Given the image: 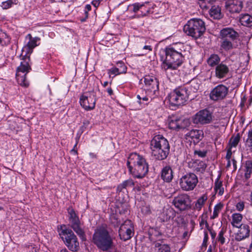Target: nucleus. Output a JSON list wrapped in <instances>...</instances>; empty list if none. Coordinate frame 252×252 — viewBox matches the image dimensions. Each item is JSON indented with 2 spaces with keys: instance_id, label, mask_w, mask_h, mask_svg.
<instances>
[{
  "instance_id": "f8f14e48",
  "label": "nucleus",
  "mask_w": 252,
  "mask_h": 252,
  "mask_svg": "<svg viewBox=\"0 0 252 252\" xmlns=\"http://www.w3.org/2000/svg\"><path fill=\"white\" fill-rule=\"evenodd\" d=\"M213 119L212 113L205 109L198 111L192 118L193 123L197 125H206L210 124Z\"/></svg>"
},
{
  "instance_id": "a19ab883",
  "label": "nucleus",
  "mask_w": 252,
  "mask_h": 252,
  "mask_svg": "<svg viewBox=\"0 0 252 252\" xmlns=\"http://www.w3.org/2000/svg\"><path fill=\"white\" fill-rule=\"evenodd\" d=\"M143 52L140 54L139 56H144L152 50V47L150 45H144L143 47Z\"/></svg>"
},
{
  "instance_id": "0e129e2a",
  "label": "nucleus",
  "mask_w": 252,
  "mask_h": 252,
  "mask_svg": "<svg viewBox=\"0 0 252 252\" xmlns=\"http://www.w3.org/2000/svg\"><path fill=\"white\" fill-rule=\"evenodd\" d=\"M60 252H69L66 249H62Z\"/></svg>"
},
{
  "instance_id": "4c0bfd02",
  "label": "nucleus",
  "mask_w": 252,
  "mask_h": 252,
  "mask_svg": "<svg viewBox=\"0 0 252 252\" xmlns=\"http://www.w3.org/2000/svg\"><path fill=\"white\" fill-rule=\"evenodd\" d=\"M194 167L195 171H196V172L203 173V172L205 171L207 167V165L204 162L200 161L198 162L197 166H195Z\"/></svg>"
},
{
  "instance_id": "c9c22d12",
  "label": "nucleus",
  "mask_w": 252,
  "mask_h": 252,
  "mask_svg": "<svg viewBox=\"0 0 252 252\" xmlns=\"http://www.w3.org/2000/svg\"><path fill=\"white\" fill-rule=\"evenodd\" d=\"M222 207L223 205L221 203H218L215 206L213 215L211 217V219H215L218 217L219 214L221 210Z\"/></svg>"
},
{
  "instance_id": "774afa93",
  "label": "nucleus",
  "mask_w": 252,
  "mask_h": 252,
  "mask_svg": "<svg viewBox=\"0 0 252 252\" xmlns=\"http://www.w3.org/2000/svg\"><path fill=\"white\" fill-rule=\"evenodd\" d=\"M250 199H251V202L252 203V192L251 193V194L250 195Z\"/></svg>"
},
{
  "instance_id": "69168bd1",
  "label": "nucleus",
  "mask_w": 252,
  "mask_h": 252,
  "mask_svg": "<svg viewBox=\"0 0 252 252\" xmlns=\"http://www.w3.org/2000/svg\"><path fill=\"white\" fill-rule=\"evenodd\" d=\"M108 83V82H107V81H105V82H104V83L103 84V86L104 87H106V86H107Z\"/></svg>"
},
{
  "instance_id": "0eeeda50",
  "label": "nucleus",
  "mask_w": 252,
  "mask_h": 252,
  "mask_svg": "<svg viewBox=\"0 0 252 252\" xmlns=\"http://www.w3.org/2000/svg\"><path fill=\"white\" fill-rule=\"evenodd\" d=\"M59 234L67 248L72 252H77L79 249V243L77 237L70 229L65 225L61 226Z\"/></svg>"
},
{
  "instance_id": "473e14b6",
  "label": "nucleus",
  "mask_w": 252,
  "mask_h": 252,
  "mask_svg": "<svg viewBox=\"0 0 252 252\" xmlns=\"http://www.w3.org/2000/svg\"><path fill=\"white\" fill-rule=\"evenodd\" d=\"M252 174V162L250 161H247L245 165V178L248 180L251 177Z\"/></svg>"
},
{
  "instance_id": "052dcab7",
  "label": "nucleus",
  "mask_w": 252,
  "mask_h": 252,
  "mask_svg": "<svg viewBox=\"0 0 252 252\" xmlns=\"http://www.w3.org/2000/svg\"><path fill=\"white\" fill-rule=\"evenodd\" d=\"M71 152H74V153L75 155H77V154H78L77 151L76 150H75V149H74V148H73L72 150H71Z\"/></svg>"
},
{
  "instance_id": "9b49d317",
  "label": "nucleus",
  "mask_w": 252,
  "mask_h": 252,
  "mask_svg": "<svg viewBox=\"0 0 252 252\" xmlns=\"http://www.w3.org/2000/svg\"><path fill=\"white\" fill-rule=\"evenodd\" d=\"M190 199L187 194H181L174 198L172 203L180 211L188 210L190 208Z\"/></svg>"
},
{
  "instance_id": "f3484780",
  "label": "nucleus",
  "mask_w": 252,
  "mask_h": 252,
  "mask_svg": "<svg viewBox=\"0 0 252 252\" xmlns=\"http://www.w3.org/2000/svg\"><path fill=\"white\" fill-rule=\"evenodd\" d=\"M239 37V33L233 29L225 28L220 31V39H226L234 41Z\"/></svg>"
},
{
  "instance_id": "603ef678",
  "label": "nucleus",
  "mask_w": 252,
  "mask_h": 252,
  "mask_svg": "<svg viewBox=\"0 0 252 252\" xmlns=\"http://www.w3.org/2000/svg\"><path fill=\"white\" fill-rule=\"evenodd\" d=\"M102 0H95L92 2V4L95 7H97L100 4Z\"/></svg>"
},
{
  "instance_id": "20e7f679",
  "label": "nucleus",
  "mask_w": 252,
  "mask_h": 252,
  "mask_svg": "<svg viewBox=\"0 0 252 252\" xmlns=\"http://www.w3.org/2000/svg\"><path fill=\"white\" fill-rule=\"evenodd\" d=\"M170 148L168 140L162 135H155L151 141L152 156L157 160L166 159L169 154Z\"/></svg>"
},
{
  "instance_id": "6ab92c4d",
  "label": "nucleus",
  "mask_w": 252,
  "mask_h": 252,
  "mask_svg": "<svg viewBox=\"0 0 252 252\" xmlns=\"http://www.w3.org/2000/svg\"><path fill=\"white\" fill-rule=\"evenodd\" d=\"M144 83L147 89L151 92L155 93L158 90L159 83L155 76L146 75L144 77Z\"/></svg>"
},
{
  "instance_id": "7ed1b4c3",
  "label": "nucleus",
  "mask_w": 252,
  "mask_h": 252,
  "mask_svg": "<svg viewBox=\"0 0 252 252\" xmlns=\"http://www.w3.org/2000/svg\"><path fill=\"white\" fill-rule=\"evenodd\" d=\"M129 171L136 178H142L148 173L149 165L145 158L137 153L131 154L127 161Z\"/></svg>"
},
{
  "instance_id": "a211bd4d",
  "label": "nucleus",
  "mask_w": 252,
  "mask_h": 252,
  "mask_svg": "<svg viewBox=\"0 0 252 252\" xmlns=\"http://www.w3.org/2000/svg\"><path fill=\"white\" fill-rule=\"evenodd\" d=\"M80 103L86 110H92L95 107V99L94 96L82 95L80 98Z\"/></svg>"
},
{
  "instance_id": "c03bdc74",
  "label": "nucleus",
  "mask_w": 252,
  "mask_h": 252,
  "mask_svg": "<svg viewBox=\"0 0 252 252\" xmlns=\"http://www.w3.org/2000/svg\"><path fill=\"white\" fill-rule=\"evenodd\" d=\"M199 224L201 227V229L203 228V226L205 225L207 229L209 228V224L206 220H205L203 217H201V220L199 222Z\"/></svg>"
},
{
  "instance_id": "338daca9",
  "label": "nucleus",
  "mask_w": 252,
  "mask_h": 252,
  "mask_svg": "<svg viewBox=\"0 0 252 252\" xmlns=\"http://www.w3.org/2000/svg\"><path fill=\"white\" fill-rule=\"evenodd\" d=\"M207 252H212V249L211 248L208 249Z\"/></svg>"
},
{
  "instance_id": "f03ea898",
  "label": "nucleus",
  "mask_w": 252,
  "mask_h": 252,
  "mask_svg": "<svg viewBox=\"0 0 252 252\" xmlns=\"http://www.w3.org/2000/svg\"><path fill=\"white\" fill-rule=\"evenodd\" d=\"M184 47L183 44L178 43L166 48V58L164 62L165 69H176L182 64L184 60Z\"/></svg>"
},
{
  "instance_id": "c756f323",
  "label": "nucleus",
  "mask_w": 252,
  "mask_h": 252,
  "mask_svg": "<svg viewBox=\"0 0 252 252\" xmlns=\"http://www.w3.org/2000/svg\"><path fill=\"white\" fill-rule=\"evenodd\" d=\"M155 246L158 248L157 252H171L169 246L162 244V242H156Z\"/></svg>"
},
{
  "instance_id": "72a5a7b5",
  "label": "nucleus",
  "mask_w": 252,
  "mask_h": 252,
  "mask_svg": "<svg viewBox=\"0 0 252 252\" xmlns=\"http://www.w3.org/2000/svg\"><path fill=\"white\" fill-rule=\"evenodd\" d=\"M18 4L19 1L18 0H7L2 2L1 6L3 9H7L10 8L12 5H17Z\"/></svg>"
},
{
  "instance_id": "a878e982",
  "label": "nucleus",
  "mask_w": 252,
  "mask_h": 252,
  "mask_svg": "<svg viewBox=\"0 0 252 252\" xmlns=\"http://www.w3.org/2000/svg\"><path fill=\"white\" fill-rule=\"evenodd\" d=\"M239 21L241 24L244 26H252V16L248 14L241 15Z\"/></svg>"
},
{
  "instance_id": "ea45409f",
  "label": "nucleus",
  "mask_w": 252,
  "mask_h": 252,
  "mask_svg": "<svg viewBox=\"0 0 252 252\" xmlns=\"http://www.w3.org/2000/svg\"><path fill=\"white\" fill-rule=\"evenodd\" d=\"M194 154L195 156H197L198 157L204 158L206 156L207 151L195 150L194 152Z\"/></svg>"
},
{
  "instance_id": "49530a36",
  "label": "nucleus",
  "mask_w": 252,
  "mask_h": 252,
  "mask_svg": "<svg viewBox=\"0 0 252 252\" xmlns=\"http://www.w3.org/2000/svg\"><path fill=\"white\" fill-rule=\"evenodd\" d=\"M199 130H192L190 132V135L192 137H195L197 139L199 138V135L198 133Z\"/></svg>"
},
{
  "instance_id": "37998d69",
  "label": "nucleus",
  "mask_w": 252,
  "mask_h": 252,
  "mask_svg": "<svg viewBox=\"0 0 252 252\" xmlns=\"http://www.w3.org/2000/svg\"><path fill=\"white\" fill-rule=\"evenodd\" d=\"M141 212L144 215H148L151 213V209L149 206H144L141 208Z\"/></svg>"
},
{
  "instance_id": "aec40b11",
  "label": "nucleus",
  "mask_w": 252,
  "mask_h": 252,
  "mask_svg": "<svg viewBox=\"0 0 252 252\" xmlns=\"http://www.w3.org/2000/svg\"><path fill=\"white\" fill-rule=\"evenodd\" d=\"M239 229L235 235V240L240 241L248 237L250 233V227L247 224H241L240 226L238 227Z\"/></svg>"
},
{
  "instance_id": "bf43d9fd",
  "label": "nucleus",
  "mask_w": 252,
  "mask_h": 252,
  "mask_svg": "<svg viewBox=\"0 0 252 252\" xmlns=\"http://www.w3.org/2000/svg\"><path fill=\"white\" fill-rule=\"evenodd\" d=\"M195 90H197L199 88V85L197 83H195L194 86Z\"/></svg>"
},
{
  "instance_id": "3c124183",
  "label": "nucleus",
  "mask_w": 252,
  "mask_h": 252,
  "mask_svg": "<svg viewBox=\"0 0 252 252\" xmlns=\"http://www.w3.org/2000/svg\"><path fill=\"white\" fill-rule=\"evenodd\" d=\"M86 11H85V14H86V18H88V12L91 10V6L90 4H87L85 7Z\"/></svg>"
},
{
  "instance_id": "423d86ee",
  "label": "nucleus",
  "mask_w": 252,
  "mask_h": 252,
  "mask_svg": "<svg viewBox=\"0 0 252 252\" xmlns=\"http://www.w3.org/2000/svg\"><path fill=\"white\" fill-rule=\"evenodd\" d=\"M205 30V23L200 19H191L184 27V32L195 39L201 37Z\"/></svg>"
},
{
  "instance_id": "cd10ccee",
  "label": "nucleus",
  "mask_w": 252,
  "mask_h": 252,
  "mask_svg": "<svg viewBox=\"0 0 252 252\" xmlns=\"http://www.w3.org/2000/svg\"><path fill=\"white\" fill-rule=\"evenodd\" d=\"M207 196L206 194H204L199 197L195 203L194 209L198 211L201 210L207 200Z\"/></svg>"
},
{
  "instance_id": "680f3d73",
  "label": "nucleus",
  "mask_w": 252,
  "mask_h": 252,
  "mask_svg": "<svg viewBox=\"0 0 252 252\" xmlns=\"http://www.w3.org/2000/svg\"><path fill=\"white\" fill-rule=\"evenodd\" d=\"M231 165V163H230V159L229 160H227V165H226V167H230Z\"/></svg>"
},
{
  "instance_id": "a18cd8bd",
  "label": "nucleus",
  "mask_w": 252,
  "mask_h": 252,
  "mask_svg": "<svg viewBox=\"0 0 252 252\" xmlns=\"http://www.w3.org/2000/svg\"><path fill=\"white\" fill-rule=\"evenodd\" d=\"M244 202L243 201H240L237 203L236 205V209L239 211H242L244 209Z\"/></svg>"
},
{
  "instance_id": "5701e85b",
  "label": "nucleus",
  "mask_w": 252,
  "mask_h": 252,
  "mask_svg": "<svg viewBox=\"0 0 252 252\" xmlns=\"http://www.w3.org/2000/svg\"><path fill=\"white\" fill-rule=\"evenodd\" d=\"M176 215L175 210L172 208L163 209L161 213L160 218L162 222H166L170 219H173Z\"/></svg>"
},
{
  "instance_id": "412c9836",
  "label": "nucleus",
  "mask_w": 252,
  "mask_h": 252,
  "mask_svg": "<svg viewBox=\"0 0 252 252\" xmlns=\"http://www.w3.org/2000/svg\"><path fill=\"white\" fill-rule=\"evenodd\" d=\"M229 72V68L227 65L223 63H220L216 66L215 75L219 79H222L225 77Z\"/></svg>"
},
{
  "instance_id": "b1692460",
  "label": "nucleus",
  "mask_w": 252,
  "mask_h": 252,
  "mask_svg": "<svg viewBox=\"0 0 252 252\" xmlns=\"http://www.w3.org/2000/svg\"><path fill=\"white\" fill-rule=\"evenodd\" d=\"M209 13L211 17L214 19H220L222 17L221 8L219 5L212 6L209 10Z\"/></svg>"
},
{
  "instance_id": "6e6d98bb",
  "label": "nucleus",
  "mask_w": 252,
  "mask_h": 252,
  "mask_svg": "<svg viewBox=\"0 0 252 252\" xmlns=\"http://www.w3.org/2000/svg\"><path fill=\"white\" fill-rule=\"evenodd\" d=\"M107 92L110 95H111L113 94V91L111 88H108L107 89Z\"/></svg>"
},
{
  "instance_id": "dca6fc26",
  "label": "nucleus",
  "mask_w": 252,
  "mask_h": 252,
  "mask_svg": "<svg viewBox=\"0 0 252 252\" xmlns=\"http://www.w3.org/2000/svg\"><path fill=\"white\" fill-rule=\"evenodd\" d=\"M243 3L241 0H227L225 2V8L231 13H238L242 9Z\"/></svg>"
},
{
  "instance_id": "f257e3e1",
  "label": "nucleus",
  "mask_w": 252,
  "mask_h": 252,
  "mask_svg": "<svg viewBox=\"0 0 252 252\" xmlns=\"http://www.w3.org/2000/svg\"><path fill=\"white\" fill-rule=\"evenodd\" d=\"M27 37H29L30 41L23 49L21 55L22 61L20 65L17 68L16 74L18 84L25 87L29 85L26 75L32 70L29 55L32 52L33 49L37 46L36 42L40 40V38L37 37L32 38L31 34H29Z\"/></svg>"
},
{
  "instance_id": "f704fd0d",
  "label": "nucleus",
  "mask_w": 252,
  "mask_h": 252,
  "mask_svg": "<svg viewBox=\"0 0 252 252\" xmlns=\"http://www.w3.org/2000/svg\"><path fill=\"white\" fill-rule=\"evenodd\" d=\"M240 133H237L235 136H232L229 140L230 148L236 147L239 143L240 140Z\"/></svg>"
},
{
  "instance_id": "393cba45",
  "label": "nucleus",
  "mask_w": 252,
  "mask_h": 252,
  "mask_svg": "<svg viewBox=\"0 0 252 252\" xmlns=\"http://www.w3.org/2000/svg\"><path fill=\"white\" fill-rule=\"evenodd\" d=\"M230 40L220 39V48L225 51H228L236 48V45L234 44Z\"/></svg>"
},
{
  "instance_id": "c85d7f7f",
  "label": "nucleus",
  "mask_w": 252,
  "mask_h": 252,
  "mask_svg": "<svg viewBox=\"0 0 252 252\" xmlns=\"http://www.w3.org/2000/svg\"><path fill=\"white\" fill-rule=\"evenodd\" d=\"M220 58L217 54H212L207 60L208 65L211 67L215 66L219 64Z\"/></svg>"
},
{
  "instance_id": "de8ad7c7",
  "label": "nucleus",
  "mask_w": 252,
  "mask_h": 252,
  "mask_svg": "<svg viewBox=\"0 0 252 252\" xmlns=\"http://www.w3.org/2000/svg\"><path fill=\"white\" fill-rule=\"evenodd\" d=\"M144 5L143 4H140L139 3H136L133 4V11L134 12L138 11L139 9Z\"/></svg>"
},
{
  "instance_id": "79ce46f5",
  "label": "nucleus",
  "mask_w": 252,
  "mask_h": 252,
  "mask_svg": "<svg viewBox=\"0 0 252 252\" xmlns=\"http://www.w3.org/2000/svg\"><path fill=\"white\" fill-rule=\"evenodd\" d=\"M124 69H125V66L124 65V70H123V71H120V69L117 67H114V68H111L109 70V72L112 74H114L115 75H116L120 74L122 72L124 71Z\"/></svg>"
},
{
  "instance_id": "2f4dec72",
  "label": "nucleus",
  "mask_w": 252,
  "mask_h": 252,
  "mask_svg": "<svg viewBox=\"0 0 252 252\" xmlns=\"http://www.w3.org/2000/svg\"><path fill=\"white\" fill-rule=\"evenodd\" d=\"M220 176L218 177L215 183L214 189L216 192L218 191L219 194L222 195L224 192V189L222 187V183L219 180Z\"/></svg>"
},
{
  "instance_id": "8fccbe9b",
  "label": "nucleus",
  "mask_w": 252,
  "mask_h": 252,
  "mask_svg": "<svg viewBox=\"0 0 252 252\" xmlns=\"http://www.w3.org/2000/svg\"><path fill=\"white\" fill-rule=\"evenodd\" d=\"M231 148L229 147V148L227 151V153L226 155V158L227 160H229L230 159L231 155H232V152L231 150Z\"/></svg>"
},
{
  "instance_id": "9d476101",
  "label": "nucleus",
  "mask_w": 252,
  "mask_h": 252,
  "mask_svg": "<svg viewBox=\"0 0 252 252\" xmlns=\"http://www.w3.org/2000/svg\"><path fill=\"white\" fill-rule=\"evenodd\" d=\"M69 222L70 227L82 239L85 238V232L81 227V223L79 217L72 208L68 209Z\"/></svg>"
},
{
  "instance_id": "e2e57ef3",
  "label": "nucleus",
  "mask_w": 252,
  "mask_h": 252,
  "mask_svg": "<svg viewBox=\"0 0 252 252\" xmlns=\"http://www.w3.org/2000/svg\"><path fill=\"white\" fill-rule=\"evenodd\" d=\"M233 165L235 167V168H236V161L235 159H233Z\"/></svg>"
},
{
  "instance_id": "864d4df0",
  "label": "nucleus",
  "mask_w": 252,
  "mask_h": 252,
  "mask_svg": "<svg viewBox=\"0 0 252 252\" xmlns=\"http://www.w3.org/2000/svg\"><path fill=\"white\" fill-rule=\"evenodd\" d=\"M200 7L203 9H208L209 7L206 5L205 1H201L199 2Z\"/></svg>"
},
{
  "instance_id": "09e8293b",
  "label": "nucleus",
  "mask_w": 252,
  "mask_h": 252,
  "mask_svg": "<svg viewBox=\"0 0 252 252\" xmlns=\"http://www.w3.org/2000/svg\"><path fill=\"white\" fill-rule=\"evenodd\" d=\"M137 98L138 99V103L139 104L141 103V100L142 99L143 101H147L149 98L147 96L141 97L140 95L138 94L137 95Z\"/></svg>"
},
{
  "instance_id": "4468645a",
  "label": "nucleus",
  "mask_w": 252,
  "mask_h": 252,
  "mask_svg": "<svg viewBox=\"0 0 252 252\" xmlns=\"http://www.w3.org/2000/svg\"><path fill=\"white\" fill-rule=\"evenodd\" d=\"M133 228L132 223L130 220H126L122 224L119 230L121 239L126 241L130 239L133 235Z\"/></svg>"
},
{
  "instance_id": "4d7b16f0",
  "label": "nucleus",
  "mask_w": 252,
  "mask_h": 252,
  "mask_svg": "<svg viewBox=\"0 0 252 252\" xmlns=\"http://www.w3.org/2000/svg\"><path fill=\"white\" fill-rule=\"evenodd\" d=\"M89 155L92 158H96L97 157L96 155L93 153H90Z\"/></svg>"
},
{
  "instance_id": "6e6552de",
  "label": "nucleus",
  "mask_w": 252,
  "mask_h": 252,
  "mask_svg": "<svg viewBox=\"0 0 252 252\" xmlns=\"http://www.w3.org/2000/svg\"><path fill=\"white\" fill-rule=\"evenodd\" d=\"M188 90L186 88H178L175 89L168 95V100L171 105H183L189 99Z\"/></svg>"
},
{
  "instance_id": "13d9d810",
  "label": "nucleus",
  "mask_w": 252,
  "mask_h": 252,
  "mask_svg": "<svg viewBox=\"0 0 252 252\" xmlns=\"http://www.w3.org/2000/svg\"><path fill=\"white\" fill-rule=\"evenodd\" d=\"M207 239H208V234H207V233L206 232H205V237H204V242L207 241Z\"/></svg>"
},
{
  "instance_id": "4be33fe9",
  "label": "nucleus",
  "mask_w": 252,
  "mask_h": 252,
  "mask_svg": "<svg viewBox=\"0 0 252 252\" xmlns=\"http://www.w3.org/2000/svg\"><path fill=\"white\" fill-rule=\"evenodd\" d=\"M161 178L167 183L170 182L173 178V171L169 166H166L163 168L161 172Z\"/></svg>"
},
{
  "instance_id": "ddd939ff",
  "label": "nucleus",
  "mask_w": 252,
  "mask_h": 252,
  "mask_svg": "<svg viewBox=\"0 0 252 252\" xmlns=\"http://www.w3.org/2000/svg\"><path fill=\"white\" fill-rule=\"evenodd\" d=\"M228 89L225 86L220 84L215 87L210 92V98L214 101L223 99L227 95Z\"/></svg>"
},
{
  "instance_id": "1a4fd4ad",
  "label": "nucleus",
  "mask_w": 252,
  "mask_h": 252,
  "mask_svg": "<svg viewBox=\"0 0 252 252\" xmlns=\"http://www.w3.org/2000/svg\"><path fill=\"white\" fill-rule=\"evenodd\" d=\"M198 180L197 176L193 173H187L179 180L181 189L185 191H192L196 187Z\"/></svg>"
},
{
  "instance_id": "39448f33",
  "label": "nucleus",
  "mask_w": 252,
  "mask_h": 252,
  "mask_svg": "<svg viewBox=\"0 0 252 252\" xmlns=\"http://www.w3.org/2000/svg\"><path fill=\"white\" fill-rule=\"evenodd\" d=\"M94 243L103 251L111 249L113 246V239L108 231L103 227L97 228L93 236Z\"/></svg>"
},
{
  "instance_id": "bb28decb",
  "label": "nucleus",
  "mask_w": 252,
  "mask_h": 252,
  "mask_svg": "<svg viewBox=\"0 0 252 252\" xmlns=\"http://www.w3.org/2000/svg\"><path fill=\"white\" fill-rule=\"evenodd\" d=\"M243 219L242 215L239 213H235L232 215V220L231 223L234 227H238L241 226Z\"/></svg>"
},
{
  "instance_id": "2eb2a0df",
  "label": "nucleus",
  "mask_w": 252,
  "mask_h": 252,
  "mask_svg": "<svg viewBox=\"0 0 252 252\" xmlns=\"http://www.w3.org/2000/svg\"><path fill=\"white\" fill-rule=\"evenodd\" d=\"M188 120L172 117L169 121V127L172 129H184L189 125Z\"/></svg>"
},
{
  "instance_id": "5fc2aeb1",
  "label": "nucleus",
  "mask_w": 252,
  "mask_h": 252,
  "mask_svg": "<svg viewBox=\"0 0 252 252\" xmlns=\"http://www.w3.org/2000/svg\"><path fill=\"white\" fill-rule=\"evenodd\" d=\"M208 229L210 231V234L211 235L212 239H214L216 236V232L214 230H213L212 229H211L209 228H208Z\"/></svg>"
},
{
  "instance_id": "e433bc0d",
  "label": "nucleus",
  "mask_w": 252,
  "mask_h": 252,
  "mask_svg": "<svg viewBox=\"0 0 252 252\" xmlns=\"http://www.w3.org/2000/svg\"><path fill=\"white\" fill-rule=\"evenodd\" d=\"M243 139L247 147H252V128L249 130L247 138Z\"/></svg>"
},
{
  "instance_id": "7c9ffc66",
  "label": "nucleus",
  "mask_w": 252,
  "mask_h": 252,
  "mask_svg": "<svg viewBox=\"0 0 252 252\" xmlns=\"http://www.w3.org/2000/svg\"><path fill=\"white\" fill-rule=\"evenodd\" d=\"M134 183L132 179H128L125 181L122 184L117 187V190L119 191H122L123 189H126L127 187H132L134 186Z\"/></svg>"
},
{
  "instance_id": "58836bf2",
  "label": "nucleus",
  "mask_w": 252,
  "mask_h": 252,
  "mask_svg": "<svg viewBox=\"0 0 252 252\" xmlns=\"http://www.w3.org/2000/svg\"><path fill=\"white\" fill-rule=\"evenodd\" d=\"M224 232L225 231L223 228H222L220 231L218 237V241L220 242L221 244H223L225 242V238L223 237Z\"/></svg>"
}]
</instances>
